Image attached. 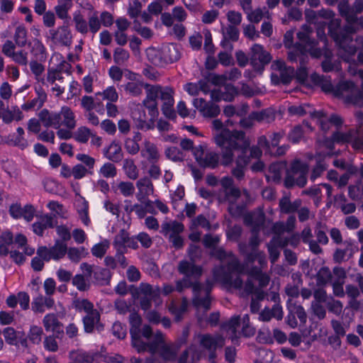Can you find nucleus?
Here are the masks:
<instances>
[{
	"label": "nucleus",
	"instance_id": "774afa93",
	"mask_svg": "<svg viewBox=\"0 0 363 363\" xmlns=\"http://www.w3.org/2000/svg\"><path fill=\"white\" fill-rule=\"evenodd\" d=\"M240 190L238 188L233 186L220 194L219 199L223 201L233 203L240 197Z\"/></svg>",
	"mask_w": 363,
	"mask_h": 363
},
{
	"label": "nucleus",
	"instance_id": "c9c22d12",
	"mask_svg": "<svg viewBox=\"0 0 363 363\" xmlns=\"http://www.w3.org/2000/svg\"><path fill=\"white\" fill-rule=\"evenodd\" d=\"M49 228H53V218L48 214L40 216L38 220L32 225L33 233L39 236H43L44 231Z\"/></svg>",
	"mask_w": 363,
	"mask_h": 363
},
{
	"label": "nucleus",
	"instance_id": "ea45409f",
	"mask_svg": "<svg viewBox=\"0 0 363 363\" xmlns=\"http://www.w3.org/2000/svg\"><path fill=\"white\" fill-rule=\"evenodd\" d=\"M43 327L47 332L59 333L62 330V324L55 313H48L43 319Z\"/></svg>",
	"mask_w": 363,
	"mask_h": 363
},
{
	"label": "nucleus",
	"instance_id": "f3484780",
	"mask_svg": "<svg viewBox=\"0 0 363 363\" xmlns=\"http://www.w3.org/2000/svg\"><path fill=\"white\" fill-rule=\"evenodd\" d=\"M178 272L190 281L199 279L202 274V268L196 265L195 262L182 260L178 264Z\"/></svg>",
	"mask_w": 363,
	"mask_h": 363
},
{
	"label": "nucleus",
	"instance_id": "0e129e2a",
	"mask_svg": "<svg viewBox=\"0 0 363 363\" xmlns=\"http://www.w3.org/2000/svg\"><path fill=\"white\" fill-rule=\"evenodd\" d=\"M73 21L74 23L75 29L82 34L88 33V26L86 20L79 11H76L73 14Z\"/></svg>",
	"mask_w": 363,
	"mask_h": 363
},
{
	"label": "nucleus",
	"instance_id": "8fccbe9b",
	"mask_svg": "<svg viewBox=\"0 0 363 363\" xmlns=\"http://www.w3.org/2000/svg\"><path fill=\"white\" fill-rule=\"evenodd\" d=\"M222 33L224 38V41L222 42L223 46H225V45H228L226 40L236 41L239 37L238 30L234 26H228L225 28H223ZM228 47L229 50H232L233 45L230 44L228 45Z\"/></svg>",
	"mask_w": 363,
	"mask_h": 363
},
{
	"label": "nucleus",
	"instance_id": "4d7b16f0",
	"mask_svg": "<svg viewBox=\"0 0 363 363\" xmlns=\"http://www.w3.org/2000/svg\"><path fill=\"white\" fill-rule=\"evenodd\" d=\"M287 307L290 313L296 315L302 323H305L306 322L307 315L301 306L297 305L296 303L293 302V300L289 298L287 301Z\"/></svg>",
	"mask_w": 363,
	"mask_h": 363
},
{
	"label": "nucleus",
	"instance_id": "13d9d810",
	"mask_svg": "<svg viewBox=\"0 0 363 363\" xmlns=\"http://www.w3.org/2000/svg\"><path fill=\"white\" fill-rule=\"evenodd\" d=\"M13 40L17 46L21 48L26 46L28 41V32L24 26H18L16 28Z\"/></svg>",
	"mask_w": 363,
	"mask_h": 363
},
{
	"label": "nucleus",
	"instance_id": "c85d7f7f",
	"mask_svg": "<svg viewBox=\"0 0 363 363\" xmlns=\"http://www.w3.org/2000/svg\"><path fill=\"white\" fill-rule=\"evenodd\" d=\"M247 149L242 150V148H238L235 150H238L240 154L235 160L236 167L232 171L234 177L237 179H242L244 176V168L247 166L250 161V157L246 155Z\"/></svg>",
	"mask_w": 363,
	"mask_h": 363
},
{
	"label": "nucleus",
	"instance_id": "6ab92c4d",
	"mask_svg": "<svg viewBox=\"0 0 363 363\" xmlns=\"http://www.w3.org/2000/svg\"><path fill=\"white\" fill-rule=\"evenodd\" d=\"M135 186L138 189L135 196L138 201H145V199H148L149 196L154 194V185L150 178L147 177H143L139 179L136 182Z\"/></svg>",
	"mask_w": 363,
	"mask_h": 363
},
{
	"label": "nucleus",
	"instance_id": "2f4dec72",
	"mask_svg": "<svg viewBox=\"0 0 363 363\" xmlns=\"http://www.w3.org/2000/svg\"><path fill=\"white\" fill-rule=\"evenodd\" d=\"M75 207L79 218L85 225H89L90 218L89 217V203L84 197L77 194L75 199Z\"/></svg>",
	"mask_w": 363,
	"mask_h": 363
},
{
	"label": "nucleus",
	"instance_id": "a211bd4d",
	"mask_svg": "<svg viewBox=\"0 0 363 363\" xmlns=\"http://www.w3.org/2000/svg\"><path fill=\"white\" fill-rule=\"evenodd\" d=\"M174 90L169 87H163L160 99L162 101V111L163 114L167 118H172L175 116V113L173 108L174 100Z\"/></svg>",
	"mask_w": 363,
	"mask_h": 363
},
{
	"label": "nucleus",
	"instance_id": "6e6552de",
	"mask_svg": "<svg viewBox=\"0 0 363 363\" xmlns=\"http://www.w3.org/2000/svg\"><path fill=\"white\" fill-rule=\"evenodd\" d=\"M242 325L241 333L245 337H251L255 335V330L250 325L248 315L243 316L242 322L240 321L239 316L233 317L228 323L223 325V330H226L229 337L233 341L234 339L239 337L240 333L238 332V328Z\"/></svg>",
	"mask_w": 363,
	"mask_h": 363
},
{
	"label": "nucleus",
	"instance_id": "0eeeda50",
	"mask_svg": "<svg viewBox=\"0 0 363 363\" xmlns=\"http://www.w3.org/2000/svg\"><path fill=\"white\" fill-rule=\"evenodd\" d=\"M308 166L299 160H295L286 172L284 184L286 187L297 185L303 187L306 184Z\"/></svg>",
	"mask_w": 363,
	"mask_h": 363
},
{
	"label": "nucleus",
	"instance_id": "de8ad7c7",
	"mask_svg": "<svg viewBox=\"0 0 363 363\" xmlns=\"http://www.w3.org/2000/svg\"><path fill=\"white\" fill-rule=\"evenodd\" d=\"M30 52L34 56L35 60L43 62L47 58L46 49L41 41L38 39H35L30 48Z\"/></svg>",
	"mask_w": 363,
	"mask_h": 363
},
{
	"label": "nucleus",
	"instance_id": "603ef678",
	"mask_svg": "<svg viewBox=\"0 0 363 363\" xmlns=\"http://www.w3.org/2000/svg\"><path fill=\"white\" fill-rule=\"evenodd\" d=\"M307 130H311V128L308 125V123L295 126L288 135L289 140L293 143H298Z\"/></svg>",
	"mask_w": 363,
	"mask_h": 363
},
{
	"label": "nucleus",
	"instance_id": "7c9ffc66",
	"mask_svg": "<svg viewBox=\"0 0 363 363\" xmlns=\"http://www.w3.org/2000/svg\"><path fill=\"white\" fill-rule=\"evenodd\" d=\"M311 115L313 118L318 120L317 122L320 124L323 130H326L329 128V125L328 123V121L336 125H339L342 123V119L340 116L333 115L330 118H328L322 111H314L311 113Z\"/></svg>",
	"mask_w": 363,
	"mask_h": 363
},
{
	"label": "nucleus",
	"instance_id": "aec40b11",
	"mask_svg": "<svg viewBox=\"0 0 363 363\" xmlns=\"http://www.w3.org/2000/svg\"><path fill=\"white\" fill-rule=\"evenodd\" d=\"M201 345L210 352V359L215 357L213 352L217 347L224 345V339L220 335L212 336L210 335H202L199 336Z\"/></svg>",
	"mask_w": 363,
	"mask_h": 363
},
{
	"label": "nucleus",
	"instance_id": "a19ab883",
	"mask_svg": "<svg viewBox=\"0 0 363 363\" xmlns=\"http://www.w3.org/2000/svg\"><path fill=\"white\" fill-rule=\"evenodd\" d=\"M163 65L179 60L180 55L177 46L174 44L164 45L162 48Z\"/></svg>",
	"mask_w": 363,
	"mask_h": 363
},
{
	"label": "nucleus",
	"instance_id": "c03bdc74",
	"mask_svg": "<svg viewBox=\"0 0 363 363\" xmlns=\"http://www.w3.org/2000/svg\"><path fill=\"white\" fill-rule=\"evenodd\" d=\"M104 156L109 160L118 162L123 157L122 149L120 145L116 142H112L109 146L104 151Z\"/></svg>",
	"mask_w": 363,
	"mask_h": 363
},
{
	"label": "nucleus",
	"instance_id": "4c0bfd02",
	"mask_svg": "<svg viewBox=\"0 0 363 363\" xmlns=\"http://www.w3.org/2000/svg\"><path fill=\"white\" fill-rule=\"evenodd\" d=\"M114 193L121 194L124 197L133 196L135 188L133 183L128 181H119L112 186Z\"/></svg>",
	"mask_w": 363,
	"mask_h": 363
},
{
	"label": "nucleus",
	"instance_id": "3c124183",
	"mask_svg": "<svg viewBox=\"0 0 363 363\" xmlns=\"http://www.w3.org/2000/svg\"><path fill=\"white\" fill-rule=\"evenodd\" d=\"M123 169L128 179L132 180L138 179L139 176V169L132 159L124 160Z\"/></svg>",
	"mask_w": 363,
	"mask_h": 363
},
{
	"label": "nucleus",
	"instance_id": "2eb2a0df",
	"mask_svg": "<svg viewBox=\"0 0 363 363\" xmlns=\"http://www.w3.org/2000/svg\"><path fill=\"white\" fill-rule=\"evenodd\" d=\"M333 140L339 143H351L356 150H361L362 143V133L361 130H350L347 133L337 132L333 135Z\"/></svg>",
	"mask_w": 363,
	"mask_h": 363
},
{
	"label": "nucleus",
	"instance_id": "f03ea898",
	"mask_svg": "<svg viewBox=\"0 0 363 363\" xmlns=\"http://www.w3.org/2000/svg\"><path fill=\"white\" fill-rule=\"evenodd\" d=\"M233 125L230 120L226 121L225 124L219 119L212 121L213 138L217 145L223 147L221 163L224 166H228L233 162L234 150L248 149L250 145V140L246 137L245 132L237 130H230L224 128V125Z\"/></svg>",
	"mask_w": 363,
	"mask_h": 363
},
{
	"label": "nucleus",
	"instance_id": "5701e85b",
	"mask_svg": "<svg viewBox=\"0 0 363 363\" xmlns=\"http://www.w3.org/2000/svg\"><path fill=\"white\" fill-rule=\"evenodd\" d=\"M237 94L236 89L231 84H225L211 91V99L215 101L221 100L230 101Z\"/></svg>",
	"mask_w": 363,
	"mask_h": 363
},
{
	"label": "nucleus",
	"instance_id": "9d476101",
	"mask_svg": "<svg viewBox=\"0 0 363 363\" xmlns=\"http://www.w3.org/2000/svg\"><path fill=\"white\" fill-rule=\"evenodd\" d=\"M312 33V28L308 25H303L297 33V38L300 41L298 44H301L303 54L308 52L314 57H319L321 55V50L316 48V43L310 38Z\"/></svg>",
	"mask_w": 363,
	"mask_h": 363
},
{
	"label": "nucleus",
	"instance_id": "49530a36",
	"mask_svg": "<svg viewBox=\"0 0 363 363\" xmlns=\"http://www.w3.org/2000/svg\"><path fill=\"white\" fill-rule=\"evenodd\" d=\"M357 251V247L348 243L344 249H337L334 253L333 258L336 262L340 263L348 259Z\"/></svg>",
	"mask_w": 363,
	"mask_h": 363
},
{
	"label": "nucleus",
	"instance_id": "680f3d73",
	"mask_svg": "<svg viewBox=\"0 0 363 363\" xmlns=\"http://www.w3.org/2000/svg\"><path fill=\"white\" fill-rule=\"evenodd\" d=\"M285 167L284 163H274L271 164L269 169L268 177L274 182L280 181L282 174L285 170Z\"/></svg>",
	"mask_w": 363,
	"mask_h": 363
},
{
	"label": "nucleus",
	"instance_id": "39448f33",
	"mask_svg": "<svg viewBox=\"0 0 363 363\" xmlns=\"http://www.w3.org/2000/svg\"><path fill=\"white\" fill-rule=\"evenodd\" d=\"M192 287L193 289V304L198 311L202 310L207 311L211 308V298L210 292L212 288L209 282L206 284L195 283L193 284L187 278L176 281V290L179 292L183 291L184 289Z\"/></svg>",
	"mask_w": 363,
	"mask_h": 363
},
{
	"label": "nucleus",
	"instance_id": "ddd939ff",
	"mask_svg": "<svg viewBox=\"0 0 363 363\" xmlns=\"http://www.w3.org/2000/svg\"><path fill=\"white\" fill-rule=\"evenodd\" d=\"M244 221L246 225L252 227L253 235L250 239V246L252 248V252L257 251L255 247L259 244L257 231L264 223V215L262 212L248 213L245 216Z\"/></svg>",
	"mask_w": 363,
	"mask_h": 363
},
{
	"label": "nucleus",
	"instance_id": "412c9836",
	"mask_svg": "<svg viewBox=\"0 0 363 363\" xmlns=\"http://www.w3.org/2000/svg\"><path fill=\"white\" fill-rule=\"evenodd\" d=\"M51 40L55 44L62 45H70L72 43V33L67 26H63L57 29H52L49 31Z\"/></svg>",
	"mask_w": 363,
	"mask_h": 363
},
{
	"label": "nucleus",
	"instance_id": "bf43d9fd",
	"mask_svg": "<svg viewBox=\"0 0 363 363\" xmlns=\"http://www.w3.org/2000/svg\"><path fill=\"white\" fill-rule=\"evenodd\" d=\"M144 84L140 80L129 82L124 85V89L128 94L133 96H138L142 94Z\"/></svg>",
	"mask_w": 363,
	"mask_h": 363
},
{
	"label": "nucleus",
	"instance_id": "c756f323",
	"mask_svg": "<svg viewBox=\"0 0 363 363\" xmlns=\"http://www.w3.org/2000/svg\"><path fill=\"white\" fill-rule=\"evenodd\" d=\"M272 68L274 71H279L281 81L284 84L289 83L294 76V69L291 67H286L284 61L278 60L272 65Z\"/></svg>",
	"mask_w": 363,
	"mask_h": 363
},
{
	"label": "nucleus",
	"instance_id": "20e7f679",
	"mask_svg": "<svg viewBox=\"0 0 363 363\" xmlns=\"http://www.w3.org/2000/svg\"><path fill=\"white\" fill-rule=\"evenodd\" d=\"M311 80L321 86L325 92H333L337 97L345 100L347 104L361 106L363 101L362 91L350 81H342L333 87L330 80L323 76L313 73L311 75Z\"/></svg>",
	"mask_w": 363,
	"mask_h": 363
},
{
	"label": "nucleus",
	"instance_id": "e433bc0d",
	"mask_svg": "<svg viewBox=\"0 0 363 363\" xmlns=\"http://www.w3.org/2000/svg\"><path fill=\"white\" fill-rule=\"evenodd\" d=\"M141 155L150 162H157L160 157L157 146L149 140L144 142V147L141 150Z\"/></svg>",
	"mask_w": 363,
	"mask_h": 363
},
{
	"label": "nucleus",
	"instance_id": "f704fd0d",
	"mask_svg": "<svg viewBox=\"0 0 363 363\" xmlns=\"http://www.w3.org/2000/svg\"><path fill=\"white\" fill-rule=\"evenodd\" d=\"M302 201L298 199L291 201L289 195L286 194L281 198L279 202L280 211L282 213H291L296 211L301 206Z\"/></svg>",
	"mask_w": 363,
	"mask_h": 363
},
{
	"label": "nucleus",
	"instance_id": "cd10ccee",
	"mask_svg": "<svg viewBox=\"0 0 363 363\" xmlns=\"http://www.w3.org/2000/svg\"><path fill=\"white\" fill-rule=\"evenodd\" d=\"M289 240L282 239L279 236L274 237L273 239L267 244V248L269 254V259L274 264L279 257L280 252L279 247H283L288 245Z\"/></svg>",
	"mask_w": 363,
	"mask_h": 363
},
{
	"label": "nucleus",
	"instance_id": "9b49d317",
	"mask_svg": "<svg viewBox=\"0 0 363 363\" xmlns=\"http://www.w3.org/2000/svg\"><path fill=\"white\" fill-rule=\"evenodd\" d=\"M67 252V244L62 241L56 240L55 244L49 248L43 246L38 247L37 255L45 261L50 259L58 261L66 255Z\"/></svg>",
	"mask_w": 363,
	"mask_h": 363
},
{
	"label": "nucleus",
	"instance_id": "dca6fc26",
	"mask_svg": "<svg viewBox=\"0 0 363 363\" xmlns=\"http://www.w3.org/2000/svg\"><path fill=\"white\" fill-rule=\"evenodd\" d=\"M193 105L205 118L216 117L220 111L218 105L212 101H206L202 98L194 99Z\"/></svg>",
	"mask_w": 363,
	"mask_h": 363
},
{
	"label": "nucleus",
	"instance_id": "37998d69",
	"mask_svg": "<svg viewBox=\"0 0 363 363\" xmlns=\"http://www.w3.org/2000/svg\"><path fill=\"white\" fill-rule=\"evenodd\" d=\"M272 318L281 320L283 318L282 307L279 304H275L272 309L266 308L259 313V320L269 321Z\"/></svg>",
	"mask_w": 363,
	"mask_h": 363
},
{
	"label": "nucleus",
	"instance_id": "473e14b6",
	"mask_svg": "<svg viewBox=\"0 0 363 363\" xmlns=\"http://www.w3.org/2000/svg\"><path fill=\"white\" fill-rule=\"evenodd\" d=\"M247 246L244 243L239 244V250L240 252L246 255V262L252 263L254 262L255 260H257L260 267L262 268L267 265V259L265 254L261 251H253L250 253H247L246 251Z\"/></svg>",
	"mask_w": 363,
	"mask_h": 363
},
{
	"label": "nucleus",
	"instance_id": "6e6d98bb",
	"mask_svg": "<svg viewBox=\"0 0 363 363\" xmlns=\"http://www.w3.org/2000/svg\"><path fill=\"white\" fill-rule=\"evenodd\" d=\"M247 18L250 22L259 23L263 18L269 19L271 15L266 8L264 9H256L253 11H250L247 13Z\"/></svg>",
	"mask_w": 363,
	"mask_h": 363
},
{
	"label": "nucleus",
	"instance_id": "72a5a7b5",
	"mask_svg": "<svg viewBox=\"0 0 363 363\" xmlns=\"http://www.w3.org/2000/svg\"><path fill=\"white\" fill-rule=\"evenodd\" d=\"M58 114L60 117L62 125L65 126L69 130H73L75 128L77 125L75 115L69 107L67 106H62L60 109V111L58 112Z\"/></svg>",
	"mask_w": 363,
	"mask_h": 363
},
{
	"label": "nucleus",
	"instance_id": "69168bd1",
	"mask_svg": "<svg viewBox=\"0 0 363 363\" xmlns=\"http://www.w3.org/2000/svg\"><path fill=\"white\" fill-rule=\"evenodd\" d=\"M16 132L17 135L15 138L14 136H10L8 142L11 145H13L23 149L28 146V142L23 137L24 130L19 127L17 128Z\"/></svg>",
	"mask_w": 363,
	"mask_h": 363
},
{
	"label": "nucleus",
	"instance_id": "5fc2aeb1",
	"mask_svg": "<svg viewBox=\"0 0 363 363\" xmlns=\"http://www.w3.org/2000/svg\"><path fill=\"white\" fill-rule=\"evenodd\" d=\"M99 319L100 315L97 310L92 311L90 313H87L83 318L85 331L87 333L92 332L94 325L99 323Z\"/></svg>",
	"mask_w": 363,
	"mask_h": 363
},
{
	"label": "nucleus",
	"instance_id": "423d86ee",
	"mask_svg": "<svg viewBox=\"0 0 363 363\" xmlns=\"http://www.w3.org/2000/svg\"><path fill=\"white\" fill-rule=\"evenodd\" d=\"M146 350L152 354H158L164 361L174 360L179 348L172 343H167L164 335L157 331L155 333L152 341L146 343Z\"/></svg>",
	"mask_w": 363,
	"mask_h": 363
},
{
	"label": "nucleus",
	"instance_id": "864d4df0",
	"mask_svg": "<svg viewBox=\"0 0 363 363\" xmlns=\"http://www.w3.org/2000/svg\"><path fill=\"white\" fill-rule=\"evenodd\" d=\"M184 230V225L177 221L166 222L162 225V233L165 235L179 234Z\"/></svg>",
	"mask_w": 363,
	"mask_h": 363
},
{
	"label": "nucleus",
	"instance_id": "b1692460",
	"mask_svg": "<svg viewBox=\"0 0 363 363\" xmlns=\"http://www.w3.org/2000/svg\"><path fill=\"white\" fill-rule=\"evenodd\" d=\"M131 116L138 128L141 130H150L154 128L155 119L150 116V121H146V114L141 106H138L132 111Z\"/></svg>",
	"mask_w": 363,
	"mask_h": 363
},
{
	"label": "nucleus",
	"instance_id": "79ce46f5",
	"mask_svg": "<svg viewBox=\"0 0 363 363\" xmlns=\"http://www.w3.org/2000/svg\"><path fill=\"white\" fill-rule=\"evenodd\" d=\"M251 60L253 62L259 61L262 65L267 64L271 60V56L268 52L264 50L259 44H255L252 48Z\"/></svg>",
	"mask_w": 363,
	"mask_h": 363
},
{
	"label": "nucleus",
	"instance_id": "f257e3e1",
	"mask_svg": "<svg viewBox=\"0 0 363 363\" xmlns=\"http://www.w3.org/2000/svg\"><path fill=\"white\" fill-rule=\"evenodd\" d=\"M213 255L220 260L228 258V270L230 273L225 275L223 281L230 287L242 290V294L248 295L257 291V287L252 283L254 280L258 281L259 288H263L268 285L270 280L269 276L257 267H252L246 272L248 279L243 285L240 274L244 273L245 269L238 259L232 253L227 254L221 248L215 249Z\"/></svg>",
	"mask_w": 363,
	"mask_h": 363
},
{
	"label": "nucleus",
	"instance_id": "a878e982",
	"mask_svg": "<svg viewBox=\"0 0 363 363\" xmlns=\"http://www.w3.org/2000/svg\"><path fill=\"white\" fill-rule=\"evenodd\" d=\"M35 209L32 205L27 204L23 207L18 204H13L10 207V213L15 218H23L30 222L34 218Z\"/></svg>",
	"mask_w": 363,
	"mask_h": 363
},
{
	"label": "nucleus",
	"instance_id": "1a4fd4ad",
	"mask_svg": "<svg viewBox=\"0 0 363 363\" xmlns=\"http://www.w3.org/2000/svg\"><path fill=\"white\" fill-rule=\"evenodd\" d=\"M193 155L198 164L202 167L213 169L218 164V154L208 150L206 145H200L195 147L193 150Z\"/></svg>",
	"mask_w": 363,
	"mask_h": 363
},
{
	"label": "nucleus",
	"instance_id": "09e8293b",
	"mask_svg": "<svg viewBox=\"0 0 363 363\" xmlns=\"http://www.w3.org/2000/svg\"><path fill=\"white\" fill-rule=\"evenodd\" d=\"M249 106L247 104H241L238 106L228 105L223 108V113L226 117L230 118L235 116L242 117L248 111Z\"/></svg>",
	"mask_w": 363,
	"mask_h": 363
},
{
	"label": "nucleus",
	"instance_id": "393cba45",
	"mask_svg": "<svg viewBox=\"0 0 363 363\" xmlns=\"http://www.w3.org/2000/svg\"><path fill=\"white\" fill-rule=\"evenodd\" d=\"M3 334L6 342L11 345H21L26 347L27 345V339L23 331H16L13 328H6Z\"/></svg>",
	"mask_w": 363,
	"mask_h": 363
},
{
	"label": "nucleus",
	"instance_id": "e2e57ef3",
	"mask_svg": "<svg viewBox=\"0 0 363 363\" xmlns=\"http://www.w3.org/2000/svg\"><path fill=\"white\" fill-rule=\"evenodd\" d=\"M29 66L31 72L35 76V79L38 82H41L42 84H44L45 79L42 78V74L45 72V67L37 60H32L29 62Z\"/></svg>",
	"mask_w": 363,
	"mask_h": 363
},
{
	"label": "nucleus",
	"instance_id": "a18cd8bd",
	"mask_svg": "<svg viewBox=\"0 0 363 363\" xmlns=\"http://www.w3.org/2000/svg\"><path fill=\"white\" fill-rule=\"evenodd\" d=\"M66 255L71 262L77 264L88 256L89 252L84 247H70Z\"/></svg>",
	"mask_w": 363,
	"mask_h": 363
},
{
	"label": "nucleus",
	"instance_id": "7ed1b4c3",
	"mask_svg": "<svg viewBox=\"0 0 363 363\" xmlns=\"http://www.w3.org/2000/svg\"><path fill=\"white\" fill-rule=\"evenodd\" d=\"M339 27V20H333L329 25L330 34L339 47L348 55V56L345 55L344 57L349 64V72L353 76L358 75L361 79H363V72L359 67L362 64L361 53L358 55V62L351 59L352 56L354 55L357 52V41L354 40L352 35L347 32H339L335 30V28H338Z\"/></svg>",
	"mask_w": 363,
	"mask_h": 363
},
{
	"label": "nucleus",
	"instance_id": "052dcab7",
	"mask_svg": "<svg viewBox=\"0 0 363 363\" xmlns=\"http://www.w3.org/2000/svg\"><path fill=\"white\" fill-rule=\"evenodd\" d=\"M147 59L155 65L163 66L162 48H149L146 50Z\"/></svg>",
	"mask_w": 363,
	"mask_h": 363
},
{
	"label": "nucleus",
	"instance_id": "f8f14e48",
	"mask_svg": "<svg viewBox=\"0 0 363 363\" xmlns=\"http://www.w3.org/2000/svg\"><path fill=\"white\" fill-rule=\"evenodd\" d=\"M140 306L142 309L146 311L151 306V301H154L156 305H160L162 301L160 298V289L158 286L153 287L149 284L141 283L139 286Z\"/></svg>",
	"mask_w": 363,
	"mask_h": 363
},
{
	"label": "nucleus",
	"instance_id": "338daca9",
	"mask_svg": "<svg viewBox=\"0 0 363 363\" xmlns=\"http://www.w3.org/2000/svg\"><path fill=\"white\" fill-rule=\"evenodd\" d=\"M74 308L80 312H84L86 314L90 313L92 311H96L94 308V305L87 299H76L73 302Z\"/></svg>",
	"mask_w": 363,
	"mask_h": 363
},
{
	"label": "nucleus",
	"instance_id": "bb28decb",
	"mask_svg": "<svg viewBox=\"0 0 363 363\" xmlns=\"http://www.w3.org/2000/svg\"><path fill=\"white\" fill-rule=\"evenodd\" d=\"M293 40H294V31L289 30L284 35V45L285 47L290 49L288 52V59L291 62L297 61L296 56H299L300 55H303V51L301 48V44H296L295 46H293Z\"/></svg>",
	"mask_w": 363,
	"mask_h": 363
},
{
	"label": "nucleus",
	"instance_id": "4be33fe9",
	"mask_svg": "<svg viewBox=\"0 0 363 363\" xmlns=\"http://www.w3.org/2000/svg\"><path fill=\"white\" fill-rule=\"evenodd\" d=\"M38 116L43 125L46 128L52 127L55 129H58L62 126L58 112L44 108L38 113Z\"/></svg>",
	"mask_w": 363,
	"mask_h": 363
},
{
	"label": "nucleus",
	"instance_id": "4468645a",
	"mask_svg": "<svg viewBox=\"0 0 363 363\" xmlns=\"http://www.w3.org/2000/svg\"><path fill=\"white\" fill-rule=\"evenodd\" d=\"M130 323L131 325L130 334L132 336V345L138 350L141 352L146 351V343L144 342L140 337V327L141 325V318L138 313H131L130 315Z\"/></svg>",
	"mask_w": 363,
	"mask_h": 363
},
{
	"label": "nucleus",
	"instance_id": "58836bf2",
	"mask_svg": "<svg viewBox=\"0 0 363 363\" xmlns=\"http://www.w3.org/2000/svg\"><path fill=\"white\" fill-rule=\"evenodd\" d=\"M54 300L50 297H45L42 295L35 298L32 302V310L35 313H43L45 311V307L50 309L54 306Z\"/></svg>",
	"mask_w": 363,
	"mask_h": 363
}]
</instances>
